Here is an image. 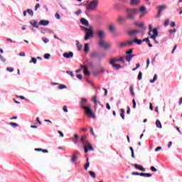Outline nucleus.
<instances>
[{
  "label": "nucleus",
  "mask_w": 182,
  "mask_h": 182,
  "mask_svg": "<svg viewBox=\"0 0 182 182\" xmlns=\"http://www.w3.org/2000/svg\"><path fill=\"white\" fill-rule=\"evenodd\" d=\"M50 58V54H49V53H46L45 55H44V58L45 59H49Z\"/></svg>",
  "instance_id": "49530a36"
},
{
  "label": "nucleus",
  "mask_w": 182,
  "mask_h": 182,
  "mask_svg": "<svg viewBox=\"0 0 182 182\" xmlns=\"http://www.w3.org/2000/svg\"><path fill=\"white\" fill-rule=\"evenodd\" d=\"M110 65L112 66V68H114L115 69H117V70H119V69H122V66L119 64L114 63Z\"/></svg>",
  "instance_id": "a211bd4d"
},
{
  "label": "nucleus",
  "mask_w": 182,
  "mask_h": 182,
  "mask_svg": "<svg viewBox=\"0 0 182 182\" xmlns=\"http://www.w3.org/2000/svg\"><path fill=\"white\" fill-rule=\"evenodd\" d=\"M140 0H131V5H139Z\"/></svg>",
  "instance_id": "6ab92c4d"
},
{
  "label": "nucleus",
  "mask_w": 182,
  "mask_h": 182,
  "mask_svg": "<svg viewBox=\"0 0 182 182\" xmlns=\"http://www.w3.org/2000/svg\"><path fill=\"white\" fill-rule=\"evenodd\" d=\"M27 12L29 15H31V16H33V11H32V9H28Z\"/></svg>",
  "instance_id": "4c0bfd02"
},
{
  "label": "nucleus",
  "mask_w": 182,
  "mask_h": 182,
  "mask_svg": "<svg viewBox=\"0 0 182 182\" xmlns=\"http://www.w3.org/2000/svg\"><path fill=\"white\" fill-rule=\"evenodd\" d=\"M139 33V31L137 30H132L129 32V35H134V33Z\"/></svg>",
  "instance_id": "2f4dec72"
},
{
  "label": "nucleus",
  "mask_w": 182,
  "mask_h": 182,
  "mask_svg": "<svg viewBox=\"0 0 182 182\" xmlns=\"http://www.w3.org/2000/svg\"><path fill=\"white\" fill-rule=\"evenodd\" d=\"M169 33H176L177 32V30L176 28L173 29H169L168 30Z\"/></svg>",
  "instance_id": "a19ab883"
},
{
  "label": "nucleus",
  "mask_w": 182,
  "mask_h": 182,
  "mask_svg": "<svg viewBox=\"0 0 182 182\" xmlns=\"http://www.w3.org/2000/svg\"><path fill=\"white\" fill-rule=\"evenodd\" d=\"M152 32L154 33V35L151 36L150 38H157V36H159V31H157V28H154L152 30Z\"/></svg>",
  "instance_id": "ddd939ff"
},
{
  "label": "nucleus",
  "mask_w": 182,
  "mask_h": 182,
  "mask_svg": "<svg viewBox=\"0 0 182 182\" xmlns=\"http://www.w3.org/2000/svg\"><path fill=\"white\" fill-rule=\"evenodd\" d=\"M6 70H8V72H14V68H7Z\"/></svg>",
  "instance_id": "338daca9"
},
{
  "label": "nucleus",
  "mask_w": 182,
  "mask_h": 182,
  "mask_svg": "<svg viewBox=\"0 0 182 182\" xmlns=\"http://www.w3.org/2000/svg\"><path fill=\"white\" fill-rule=\"evenodd\" d=\"M157 80V74L154 75L153 80H150V83H154Z\"/></svg>",
  "instance_id": "c756f323"
},
{
  "label": "nucleus",
  "mask_w": 182,
  "mask_h": 182,
  "mask_svg": "<svg viewBox=\"0 0 182 182\" xmlns=\"http://www.w3.org/2000/svg\"><path fill=\"white\" fill-rule=\"evenodd\" d=\"M119 62H122V63H125L124 57H120Z\"/></svg>",
  "instance_id": "4d7b16f0"
},
{
  "label": "nucleus",
  "mask_w": 182,
  "mask_h": 182,
  "mask_svg": "<svg viewBox=\"0 0 182 182\" xmlns=\"http://www.w3.org/2000/svg\"><path fill=\"white\" fill-rule=\"evenodd\" d=\"M134 167H135V168H136V170H139L140 171H146V168H144L141 165L134 164Z\"/></svg>",
  "instance_id": "f8f14e48"
},
{
  "label": "nucleus",
  "mask_w": 182,
  "mask_h": 182,
  "mask_svg": "<svg viewBox=\"0 0 182 182\" xmlns=\"http://www.w3.org/2000/svg\"><path fill=\"white\" fill-rule=\"evenodd\" d=\"M58 89L62 90V89H66V85L61 84L58 86Z\"/></svg>",
  "instance_id": "58836bf2"
},
{
  "label": "nucleus",
  "mask_w": 182,
  "mask_h": 182,
  "mask_svg": "<svg viewBox=\"0 0 182 182\" xmlns=\"http://www.w3.org/2000/svg\"><path fill=\"white\" fill-rule=\"evenodd\" d=\"M90 38H93V30L91 29L89 31L85 33V41H89V39H90Z\"/></svg>",
  "instance_id": "423d86ee"
},
{
  "label": "nucleus",
  "mask_w": 182,
  "mask_h": 182,
  "mask_svg": "<svg viewBox=\"0 0 182 182\" xmlns=\"http://www.w3.org/2000/svg\"><path fill=\"white\" fill-rule=\"evenodd\" d=\"M120 112H121L120 116H121L122 119L123 120H124V112H125L124 109H121Z\"/></svg>",
  "instance_id": "a878e982"
},
{
  "label": "nucleus",
  "mask_w": 182,
  "mask_h": 182,
  "mask_svg": "<svg viewBox=\"0 0 182 182\" xmlns=\"http://www.w3.org/2000/svg\"><path fill=\"white\" fill-rule=\"evenodd\" d=\"M83 109L85 110V113L87 116L92 117V119H95V117H96L95 113H93V111H92V105L87 104V107H84Z\"/></svg>",
  "instance_id": "7ed1b4c3"
},
{
  "label": "nucleus",
  "mask_w": 182,
  "mask_h": 182,
  "mask_svg": "<svg viewBox=\"0 0 182 182\" xmlns=\"http://www.w3.org/2000/svg\"><path fill=\"white\" fill-rule=\"evenodd\" d=\"M77 48L78 50H82V44L79 43V41H77Z\"/></svg>",
  "instance_id": "c85d7f7f"
},
{
  "label": "nucleus",
  "mask_w": 182,
  "mask_h": 182,
  "mask_svg": "<svg viewBox=\"0 0 182 182\" xmlns=\"http://www.w3.org/2000/svg\"><path fill=\"white\" fill-rule=\"evenodd\" d=\"M85 140H86V135H84L80 138V141H82V143H84Z\"/></svg>",
  "instance_id": "37998d69"
},
{
  "label": "nucleus",
  "mask_w": 182,
  "mask_h": 182,
  "mask_svg": "<svg viewBox=\"0 0 182 182\" xmlns=\"http://www.w3.org/2000/svg\"><path fill=\"white\" fill-rule=\"evenodd\" d=\"M86 102H87V99L82 98L81 102H80L81 109H85V107H87Z\"/></svg>",
  "instance_id": "1a4fd4ad"
},
{
  "label": "nucleus",
  "mask_w": 182,
  "mask_h": 182,
  "mask_svg": "<svg viewBox=\"0 0 182 182\" xmlns=\"http://www.w3.org/2000/svg\"><path fill=\"white\" fill-rule=\"evenodd\" d=\"M142 43H143V41L141 40H139L137 38L134 39V43H137V45H141Z\"/></svg>",
  "instance_id": "aec40b11"
},
{
  "label": "nucleus",
  "mask_w": 182,
  "mask_h": 182,
  "mask_svg": "<svg viewBox=\"0 0 182 182\" xmlns=\"http://www.w3.org/2000/svg\"><path fill=\"white\" fill-rule=\"evenodd\" d=\"M126 19L129 21H134L136 19V15L139 14V9H126Z\"/></svg>",
  "instance_id": "f257e3e1"
},
{
  "label": "nucleus",
  "mask_w": 182,
  "mask_h": 182,
  "mask_svg": "<svg viewBox=\"0 0 182 182\" xmlns=\"http://www.w3.org/2000/svg\"><path fill=\"white\" fill-rule=\"evenodd\" d=\"M39 25H42L43 26H48V25H49V21H48V20H41L39 22Z\"/></svg>",
  "instance_id": "4468645a"
},
{
  "label": "nucleus",
  "mask_w": 182,
  "mask_h": 182,
  "mask_svg": "<svg viewBox=\"0 0 182 182\" xmlns=\"http://www.w3.org/2000/svg\"><path fill=\"white\" fill-rule=\"evenodd\" d=\"M174 26H176V22L171 21V28H174Z\"/></svg>",
  "instance_id": "680f3d73"
},
{
  "label": "nucleus",
  "mask_w": 182,
  "mask_h": 182,
  "mask_svg": "<svg viewBox=\"0 0 182 182\" xmlns=\"http://www.w3.org/2000/svg\"><path fill=\"white\" fill-rule=\"evenodd\" d=\"M84 151L85 153H87L88 151H95V149H93V146H92L90 142H85V145L84 146Z\"/></svg>",
  "instance_id": "39448f33"
},
{
  "label": "nucleus",
  "mask_w": 182,
  "mask_h": 182,
  "mask_svg": "<svg viewBox=\"0 0 182 182\" xmlns=\"http://www.w3.org/2000/svg\"><path fill=\"white\" fill-rule=\"evenodd\" d=\"M89 43L85 44L84 51L85 52V53H87V52H89Z\"/></svg>",
  "instance_id": "412c9836"
},
{
  "label": "nucleus",
  "mask_w": 182,
  "mask_h": 182,
  "mask_svg": "<svg viewBox=\"0 0 182 182\" xmlns=\"http://www.w3.org/2000/svg\"><path fill=\"white\" fill-rule=\"evenodd\" d=\"M77 156H79V152L75 151L73 154L72 158H71V161L73 163H75V162L77 161Z\"/></svg>",
  "instance_id": "6e6552de"
},
{
  "label": "nucleus",
  "mask_w": 182,
  "mask_h": 182,
  "mask_svg": "<svg viewBox=\"0 0 182 182\" xmlns=\"http://www.w3.org/2000/svg\"><path fill=\"white\" fill-rule=\"evenodd\" d=\"M98 5H99V0H92L90 2L87 1L85 3V6H86L87 11H96V9H97Z\"/></svg>",
  "instance_id": "f03ea898"
},
{
  "label": "nucleus",
  "mask_w": 182,
  "mask_h": 182,
  "mask_svg": "<svg viewBox=\"0 0 182 182\" xmlns=\"http://www.w3.org/2000/svg\"><path fill=\"white\" fill-rule=\"evenodd\" d=\"M125 60H127V62H130V60H132V56L130 55H127L125 57Z\"/></svg>",
  "instance_id": "c9c22d12"
},
{
  "label": "nucleus",
  "mask_w": 182,
  "mask_h": 182,
  "mask_svg": "<svg viewBox=\"0 0 182 182\" xmlns=\"http://www.w3.org/2000/svg\"><path fill=\"white\" fill-rule=\"evenodd\" d=\"M133 43H134V41H128L127 43V45H129V46H132V45H133Z\"/></svg>",
  "instance_id": "3c124183"
},
{
  "label": "nucleus",
  "mask_w": 182,
  "mask_h": 182,
  "mask_svg": "<svg viewBox=\"0 0 182 182\" xmlns=\"http://www.w3.org/2000/svg\"><path fill=\"white\" fill-rule=\"evenodd\" d=\"M97 35L99 38V41H103L105 39V31L100 30L97 32Z\"/></svg>",
  "instance_id": "0eeeda50"
},
{
  "label": "nucleus",
  "mask_w": 182,
  "mask_h": 182,
  "mask_svg": "<svg viewBox=\"0 0 182 182\" xmlns=\"http://www.w3.org/2000/svg\"><path fill=\"white\" fill-rule=\"evenodd\" d=\"M156 126L158 127V129H161V122H160V120L157 119L156 121Z\"/></svg>",
  "instance_id": "4be33fe9"
},
{
  "label": "nucleus",
  "mask_w": 182,
  "mask_h": 182,
  "mask_svg": "<svg viewBox=\"0 0 182 182\" xmlns=\"http://www.w3.org/2000/svg\"><path fill=\"white\" fill-rule=\"evenodd\" d=\"M168 23H170V20H166L164 22V26H168Z\"/></svg>",
  "instance_id": "8fccbe9b"
},
{
  "label": "nucleus",
  "mask_w": 182,
  "mask_h": 182,
  "mask_svg": "<svg viewBox=\"0 0 182 182\" xmlns=\"http://www.w3.org/2000/svg\"><path fill=\"white\" fill-rule=\"evenodd\" d=\"M124 21H126V18L124 17L119 16L118 18V22H124Z\"/></svg>",
  "instance_id": "7c9ffc66"
},
{
  "label": "nucleus",
  "mask_w": 182,
  "mask_h": 182,
  "mask_svg": "<svg viewBox=\"0 0 182 182\" xmlns=\"http://www.w3.org/2000/svg\"><path fill=\"white\" fill-rule=\"evenodd\" d=\"M151 171H153V173H156V171H157V169L154 166H151Z\"/></svg>",
  "instance_id": "603ef678"
},
{
  "label": "nucleus",
  "mask_w": 182,
  "mask_h": 182,
  "mask_svg": "<svg viewBox=\"0 0 182 182\" xmlns=\"http://www.w3.org/2000/svg\"><path fill=\"white\" fill-rule=\"evenodd\" d=\"M63 112H65V113H68V106L64 105L63 107Z\"/></svg>",
  "instance_id": "09e8293b"
},
{
  "label": "nucleus",
  "mask_w": 182,
  "mask_h": 182,
  "mask_svg": "<svg viewBox=\"0 0 182 182\" xmlns=\"http://www.w3.org/2000/svg\"><path fill=\"white\" fill-rule=\"evenodd\" d=\"M142 76H143V73L141 72H139L138 74V80H141Z\"/></svg>",
  "instance_id": "ea45409f"
},
{
  "label": "nucleus",
  "mask_w": 182,
  "mask_h": 182,
  "mask_svg": "<svg viewBox=\"0 0 182 182\" xmlns=\"http://www.w3.org/2000/svg\"><path fill=\"white\" fill-rule=\"evenodd\" d=\"M142 42H146V43H149V42H150V40L149 39V38H144L142 40Z\"/></svg>",
  "instance_id": "5fc2aeb1"
},
{
  "label": "nucleus",
  "mask_w": 182,
  "mask_h": 182,
  "mask_svg": "<svg viewBox=\"0 0 182 182\" xmlns=\"http://www.w3.org/2000/svg\"><path fill=\"white\" fill-rule=\"evenodd\" d=\"M81 28L82 29V31H87L89 32V31H91L92 28H85V27H81Z\"/></svg>",
  "instance_id": "13d9d810"
},
{
  "label": "nucleus",
  "mask_w": 182,
  "mask_h": 182,
  "mask_svg": "<svg viewBox=\"0 0 182 182\" xmlns=\"http://www.w3.org/2000/svg\"><path fill=\"white\" fill-rule=\"evenodd\" d=\"M63 58L69 59L70 58H73V53L72 51H70L69 53H64L63 54Z\"/></svg>",
  "instance_id": "9b49d317"
},
{
  "label": "nucleus",
  "mask_w": 182,
  "mask_h": 182,
  "mask_svg": "<svg viewBox=\"0 0 182 182\" xmlns=\"http://www.w3.org/2000/svg\"><path fill=\"white\" fill-rule=\"evenodd\" d=\"M36 62H37V60H36V58H31V60H30V63H34V64H36Z\"/></svg>",
  "instance_id": "79ce46f5"
},
{
  "label": "nucleus",
  "mask_w": 182,
  "mask_h": 182,
  "mask_svg": "<svg viewBox=\"0 0 182 182\" xmlns=\"http://www.w3.org/2000/svg\"><path fill=\"white\" fill-rule=\"evenodd\" d=\"M151 176H153L151 173H145L144 177H151Z\"/></svg>",
  "instance_id": "774afa93"
},
{
  "label": "nucleus",
  "mask_w": 182,
  "mask_h": 182,
  "mask_svg": "<svg viewBox=\"0 0 182 182\" xmlns=\"http://www.w3.org/2000/svg\"><path fill=\"white\" fill-rule=\"evenodd\" d=\"M74 139H75L74 143H76V141H77V139H79V136H77V134H74Z\"/></svg>",
  "instance_id": "a18cd8bd"
},
{
  "label": "nucleus",
  "mask_w": 182,
  "mask_h": 182,
  "mask_svg": "<svg viewBox=\"0 0 182 182\" xmlns=\"http://www.w3.org/2000/svg\"><path fill=\"white\" fill-rule=\"evenodd\" d=\"M90 166V162H87V164H85V170H87V168H89V166Z\"/></svg>",
  "instance_id": "6e6d98bb"
},
{
  "label": "nucleus",
  "mask_w": 182,
  "mask_h": 182,
  "mask_svg": "<svg viewBox=\"0 0 182 182\" xmlns=\"http://www.w3.org/2000/svg\"><path fill=\"white\" fill-rule=\"evenodd\" d=\"M98 56V54H97V52H92L90 53V58H97Z\"/></svg>",
  "instance_id": "b1692460"
},
{
  "label": "nucleus",
  "mask_w": 182,
  "mask_h": 182,
  "mask_svg": "<svg viewBox=\"0 0 182 182\" xmlns=\"http://www.w3.org/2000/svg\"><path fill=\"white\" fill-rule=\"evenodd\" d=\"M98 45L100 48H104V49H109V48L112 46V44L110 43L105 41V39L99 40Z\"/></svg>",
  "instance_id": "20e7f679"
},
{
  "label": "nucleus",
  "mask_w": 182,
  "mask_h": 182,
  "mask_svg": "<svg viewBox=\"0 0 182 182\" xmlns=\"http://www.w3.org/2000/svg\"><path fill=\"white\" fill-rule=\"evenodd\" d=\"M125 46H127V43H122L119 46L120 48H125Z\"/></svg>",
  "instance_id": "de8ad7c7"
},
{
  "label": "nucleus",
  "mask_w": 182,
  "mask_h": 182,
  "mask_svg": "<svg viewBox=\"0 0 182 182\" xmlns=\"http://www.w3.org/2000/svg\"><path fill=\"white\" fill-rule=\"evenodd\" d=\"M132 103H133V109H136V100L134 99L132 100Z\"/></svg>",
  "instance_id": "864d4df0"
},
{
  "label": "nucleus",
  "mask_w": 182,
  "mask_h": 182,
  "mask_svg": "<svg viewBox=\"0 0 182 182\" xmlns=\"http://www.w3.org/2000/svg\"><path fill=\"white\" fill-rule=\"evenodd\" d=\"M43 41L44 42V43H48V42H49V39L43 38Z\"/></svg>",
  "instance_id": "69168bd1"
},
{
  "label": "nucleus",
  "mask_w": 182,
  "mask_h": 182,
  "mask_svg": "<svg viewBox=\"0 0 182 182\" xmlns=\"http://www.w3.org/2000/svg\"><path fill=\"white\" fill-rule=\"evenodd\" d=\"M67 73L68 75H70V76H72V77H73V76H75V75L73 74V72H72V71H67Z\"/></svg>",
  "instance_id": "bf43d9fd"
},
{
  "label": "nucleus",
  "mask_w": 182,
  "mask_h": 182,
  "mask_svg": "<svg viewBox=\"0 0 182 182\" xmlns=\"http://www.w3.org/2000/svg\"><path fill=\"white\" fill-rule=\"evenodd\" d=\"M77 79H80V80H82L83 76H82L81 74H78V75H77Z\"/></svg>",
  "instance_id": "0e129e2a"
},
{
  "label": "nucleus",
  "mask_w": 182,
  "mask_h": 182,
  "mask_svg": "<svg viewBox=\"0 0 182 182\" xmlns=\"http://www.w3.org/2000/svg\"><path fill=\"white\" fill-rule=\"evenodd\" d=\"M80 22L82 25H85V26H89V21L86 20V18H80Z\"/></svg>",
  "instance_id": "2eb2a0df"
},
{
  "label": "nucleus",
  "mask_w": 182,
  "mask_h": 182,
  "mask_svg": "<svg viewBox=\"0 0 182 182\" xmlns=\"http://www.w3.org/2000/svg\"><path fill=\"white\" fill-rule=\"evenodd\" d=\"M82 14V10L80 9H78L76 12H75V14L76 15H80Z\"/></svg>",
  "instance_id": "e2e57ef3"
},
{
  "label": "nucleus",
  "mask_w": 182,
  "mask_h": 182,
  "mask_svg": "<svg viewBox=\"0 0 182 182\" xmlns=\"http://www.w3.org/2000/svg\"><path fill=\"white\" fill-rule=\"evenodd\" d=\"M30 23L34 28H36L37 29L39 28V26L38 25V21H37L33 20V21H30Z\"/></svg>",
  "instance_id": "dca6fc26"
},
{
  "label": "nucleus",
  "mask_w": 182,
  "mask_h": 182,
  "mask_svg": "<svg viewBox=\"0 0 182 182\" xmlns=\"http://www.w3.org/2000/svg\"><path fill=\"white\" fill-rule=\"evenodd\" d=\"M92 75L93 76H95V77H97L99 75V71H93L92 72Z\"/></svg>",
  "instance_id": "c03bdc74"
},
{
  "label": "nucleus",
  "mask_w": 182,
  "mask_h": 182,
  "mask_svg": "<svg viewBox=\"0 0 182 182\" xmlns=\"http://www.w3.org/2000/svg\"><path fill=\"white\" fill-rule=\"evenodd\" d=\"M139 11L141 12H143L144 14V11H146V7L144 6H142L139 8Z\"/></svg>",
  "instance_id": "e433bc0d"
},
{
  "label": "nucleus",
  "mask_w": 182,
  "mask_h": 182,
  "mask_svg": "<svg viewBox=\"0 0 182 182\" xmlns=\"http://www.w3.org/2000/svg\"><path fill=\"white\" fill-rule=\"evenodd\" d=\"M9 125L12 126V127H18V126H19L18 124L14 122H10Z\"/></svg>",
  "instance_id": "f704fd0d"
},
{
  "label": "nucleus",
  "mask_w": 182,
  "mask_h": 182,
  "mask_svg": "<svg viewBox=\"0 0 182 182\" xmlns=\"http://www.w3.org/2000/svg\"><path fill=\"white\" fill-rule=\"evenodd\" d=\"M136 26H138L139 28H144V31H146V28L144 27V23H141L140 24H137Z\"/></svg>",
  "instance_id": "72a5a7b5"
},
{
  "label": "nucleus",
  "mask_w": 182,
  "mask_h": 182,
  "mask_svg": "<svg viewBox=\"0 0 182 182\" xmlns=\"http://www.w3.org/2000/svg\"><path fill=\"white\" fill-rule=\"evenodd\" d=\"M89 174L91 176V177H92V178H96V173L92 171H90Z\"/></svg>",
  "instance_id": "bb28decb"
},
{
  "label": "nucleus",
  "mask_w": 182,
  "mask_h": 182,
  "mask_svg": "<svg viewBox=\"0 0 182 182\" xmlns=\"http://www.w3.org/2000/svg\"><path fill=\"white\" fill-rule=\"evenodd\" d=\"M163 9H166V6L163 5L159 6L158 16H160Z\"/></svg>",
  "instance_id": "f3484780"
},
{
  "label": "nucleus",
  "mask_w": 182,
  "mask_h": 182,
  "mask_svg": "<svg viewBox=\"0 0 182 182\" xmlns=\"http://www.w3.org/2000/svg\"><path fill=\"white\" fill-rule=\"evenodd\" d=\"M109 29L110 32H114V31L116 30V27H114V26H113V25H110L109 26Z\"/></svg>",
  "instance_id": "cd10ccee"
},
{
  "label": "nucleus",
  "mask_w": 182,
  "mask_h": 182,
  "mask_svg": "<svg viewBox=\"0 0 182 182\" xmlns=\"http://www.w3.org/2000/svg\"><path fill=\"white\" fill-rule=\"evenodd\" d=\"M55 16L56 19H60V15L58 14V13H56V14H55Z\"/></svg>",
  "instance_id": "052dcab7"
},
{
  "label": "nucleus",
  "mask_w": 182,
  "mask_h": 182,
  "mask_svg": "<svg viewBox=\"0 0 182 182\" xmlns=\"http://www.w3.org/2000/svg\"><path fill=\"white\" fill-rule=\"evenodd\" d=\"M92 100H93L95 105H97V97L96 95L92 97Z\"/></svg>",
  "instance_id": "473e14b6"
},
{
  "label": "nucleus",
  "mask_w": 182,
  "mask_h": 182,
  "mask_svg": "<svg viewBox=\"0 0 182 182\" xmlns=\"http://www.w3.org/2000/svg\"><path fill=\"white\" fill-rule=\"evenodd\" d=\"M119 58H112L109 63L110 64H114V63H116V62H119Z\"/></svg>",
  "instance_id": "5701e85b"
},
{
  "label": "nucleus",
  "mask_w": 182,
  "mask_h": 182,
  "mask_svg": "<svg viewBox=\"0 0 182 182\" xmlns=\"http://www.w3.org/2000/svg\"><path fill=\"white\" fill-rule=\"evenodd\" d=\"M81 68L83 69L84 75H85V76H90V72L87 70V66L82 65Z\"/></svg>",
  "instance_id": "9d476101"
},
{
  "label": "nucleus",
  "mask_w": 182,
  "mask_h": 182,
  "mask_svg": "<svg viewBox=\"0 0 182 182\" xmlns=\"http://www.w3.org/2000/svg\"><path fill=\"white\" fill-rule=\"evenodd\" d=\"M129 92H130L132 96H134V89L133 88V85H131L129 87Z\"/></svg>",
  "instance_id": "393cba45"
}]
</instances>
